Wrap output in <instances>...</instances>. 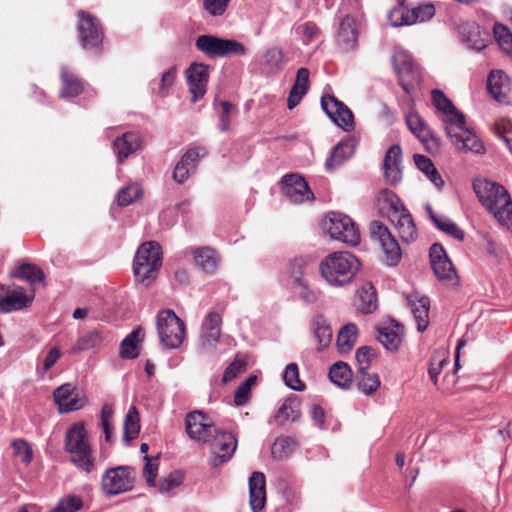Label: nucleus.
Masks as SVG:
<instances>
[{
	"label": "nucleus",
	"instance_id": "58",
	"mask_svg": "<svg viewBox=\"0 0 512 512\" xmlns=\"http://www.w3.org/2000/svg\"><path fill=\"white\" fill-rule=\"evenodd\" d=\"M83 506L81 497L70 495L59 500L58 504L49 512H76Z\"/></svg>",
	"mask_w": 512,
	"mask_h": 512
},
{
	"label": "nucleus",
	"instance_id": "48",
	"mask_svg": "<svg viewBox=\"0 0 512 512\" xmlns=\"http://www.w3.org/2000/svg\"><path fill=\"white\" fill-rule=\"evenodd\" d=\"M297 448V442L291 437H279L272 446V455L276 459L288 458Z\"/></svg>",
	"mask_w": 512,
	"mask_h": 512
},
{
	"label": "nucleus",
	"instance_id": "25",
	"mask_svg": "<svg viewBox=\"0 0 512 512\" xmlns=\"http://www.w3.org/2000/svg\"><path fill=\"white\" fill-rule=\"evenodd\" d=\"M402 149L399 145H392L386 152L383 169L388 184L395 185L402 179Z\"/></svg>",
	"mask_w": 512,
	"mask_h": 512
},
{
	"label": "nucleus",
	"instance_id": "39",
	"mask_svg": "<svg viewBox=\"0 0 512 512\" xmlns=\"http://www.w3.org/2000/svg\"><path fill=\"white\" fill-rule=\"evenodd\" d=\"M195 264L205 273L213 274L219 263L216 252L210 248L202 247L191 249Z\"/></svg>",
	"mask_w": 512,
	"mask_h": 512
},
{
	"label": "nucleus",
	"instance_id": "43",
	"mask_svg": "<svg viewBox=\"0 0 512 512\" xmlns=\"http://www.w3.org/2000/svg\"><path fill=\"white\" fill-rule=\"evenodd\" d=\"M61 80L62 89L60 92V96L62 98L70 99L76 97L83 91L82 82L73 74L69 73L66 67H62L61 69Z\"/></svg>",
	"mask_w": 512,
	"mask_h": 512
},
{
	"label": "nucleus",
	"instance_id": "16",
	"mask_svg": "<svg viewBox=\"0 0 512 512\" xmlns=\"http://www.w3.org/2000/svg\"><path fill=\"white\" fill-rule=\"evenodd\" d=\"M185 429L191 439L203 443L210 439L209 437L213 432H216V427L201 411H193L187 414Z\"/></svg>",
	"mask_w": 512,
	"mask_h": 512
},
{
	"label": "nucleus",
	"instance_id": "12",
	"mask_svg": "<svg viewBox=\"0 0 512 512\" xmlns=\"http://www.w3.org/2000/svg\"><path fill=\"white\" fill-rule=\"evenodd\" d=\"M434 14L435 8L432 4H424L411 9L401 5L393 8L388 18L393 27H399L427 21L431 19Z\"/></svg>",
	"mask_w": 512,
	"mask_h": 512
},
{
	"label": "nucleus",
	"instance_id": "14",
	"mask_svg": "<svg viewBox=\"0 0 512 512\" xmlns=\"http://www.w3.org/2000/svg\"><path fill=\"white\" fill-rule=\"evenodd\" d=\"M34 299V291L27 292L21 286L6 288L0 285V312L9 313L22 310L31 305Z\"/></svg>",
	"mask_w": 512,
	"mask_h": 512
},
{
	"label": "nucleus",
	"instance_id": "21",
	"mask_svg": "<svg viewBox=\"0 0 512 512\" xmlns=\"http://www.w3.org/2000/svg\"><path fill=\"white\" fill-rule=\"evenodd\" d=\"M207 154L204 147L189 148L176 164L173 171V179L177 183H184L195 172L199 160Z\"/></svg>",
	"mask_w": 512,
	"mask_h": 512
},
{
	"label": "nucleus",
	"instance_id": "22",
	"mask_svg": "<svg viewBox=\"0 0 512 512\" xmlns=\"http://www.w3.org/2000/svg\"><path fill=\"white\" fill-rule=\"evenodd\" d=\"M431 100L437 111L442 114L445 130L452 125L459 127L464 115L455 108L452 101L441 90H432Z\"/></svg>",
	"mask_w": 512,
	"mask_h": 512
},
{
	"label": "nucleus",
	"instance_id": "49",
	"mask_svg": "<svg viewBox=\"0 0 512 512\" xmlns=\"http://www.w3.org/2000/svg\"><path fill=\"white\" fill-rule=\"evenodd\" d=\"M357 381L358 389L366 395L374 394L380 387V378L376 373H369L367 370L359 371Z\"/></svg>",
	"mask_w": 512,
	"mask_h": 512
},
{
	"label": "nucleus",
	"instance_id": "51",
	"mask_svg": "<svg viewBox=\"0 0 512 512\" xmlns=\"http://www.w3.org/2000/svg\"><path fill=\"white\" fill-rule=\"evenodd\" d=\"M141 330L132 331L127 337H125L120 346V356L124 359H134L138 356V337Z\"/></svg>",
	"mask_w": 512,
	"mask_h": 512
},
{
	"label": "nucleus",
	"instance_id": "28",
	"mask_svg": "<svg viewBox=\"0 0 512 512\" xmlns=\"http://www.w3.org/2000/svg\"><path fill=\"white\" fill-rule=\"evenodd\" d=\"M358 145V140L354 136L347 137L339 142L332 150L330 157L326 160V169L328 171L334 170L337 166L341 165L345 160L350 158Z\"/></svg>",
	"mask_w": 512,
	"mask_h": 512
},
{
	"label": "nucleus",
	"instance_id": "6",
	"mask_svg": "<svg viewBox=\"0 0 512 512\" xmlns=\"http://www.w3.org/2000/svg\"><path fill=\"white\" fill-rule=\"evenodd\" d=\"M222 310L209 311L201 325L197 352L202 357L216 358L217 345L221 337Z\"/></svg>",
	"mask_w": 512,
	"mask_h": 512
},
{
	"label": "nucleus",
	"instance_id": "3",
	"mask_svg": "<svg viewBox=\"0 0 512 512\" xmlns=\"http://www.w3.org/2000/svg\"><path fill=\"white\" fill-rule=\"evenodd\" d=\"M359 260L349 252H334L320 263L322 277L333 286H344L351 282L359 269Z\"/></svg>",
	"mask_w": 512,
	"mask_h": 512
},
{
	"label": "nucleus",
	"instance_id": "63",
	"mask_svg": "<svg viewBox=\"0 0 512 512\" xmlns=\"http://www.w3.org/2000/svg\"><path fill=\"white\" fill-rule=\"evenodd\" d=\"M177 75V68L171 67L164 73H162L161 78L159 80V90L158 95L161 97H165L168 94V90L173 86Z\"/></svg>",
	"mask_w": 512,
	"mask_h": 512
},
{
	"label": "nucleus",
	"instance_id": "30",
	"mask_svg": "<svg viewBox=\"0 0 512 512\" xmlns=\"http://www.w3.org/2000/svg\"><path fill=\"white\" fill-rule=\"evenodd\" d=\"M265 476L262 472H253L249 478L250 507L259 512L266 503Z\"/></svg>",
	"mask_w": 512,
	"mask_h": 512
},
{
	"label": "nucleus",
	"instance_id": "41",
	"mask_svg": "<svg viewBox=\"0 0 512 512\" xmlns=\"http://www.w3.org/2000/svg\"><path fill=\"white\" fill-rule=\"evenodd\" d=\"M406 123L411 131L423 144L433 139L432 132L420 115L414 111L406 115Z\"/></svg>",
	"mask_w": 512,
	"mask_h": 512
},
{
	"label": "nucleus",
	"instance_id": "57",
	"mask_svg": "<svg viewBox=\"0 0 512 512\" xmlns=\"http://www.w3.org/2000/svg\"><path fill=\"white\" fill-rule=\"evenodd\" d=\"M447 363L445 352H435L431 359L428 368V374L434 385H437L438 375L441 373L443 366Z\"/></svg>",
	"mask_w": 512,
	"mask_h": 512
},
{
	"label": "nucleus",
	"instance_id": "54",
	"mask_svg": "<svg viewBox=\"0 0 512 512\" xmlns=\"http://www.w3.org/2000/svg\"><path fill=\"white\" fill-rule=\"evenodd\" d=\"M102 338L100 334L96 331L90 332L82 337H80L74 346L72 347L71 352L73 354H78L82 351H86L92 348H95L100 345Z\"/></svg>",
	"mask_w": 512,
	"mask_h": 512
},
{
	"label": "nucleus",
	"instance_id": "5",
	"mask_svg": "<svg viewBox=\"0 0 512 512\" xmlns=\"http://www.w3.org/2000/svg\"><path fill=\"white\" fill-rule=\"evenodd\" d=\"M323 231L331 239L343 242L350 246L360 243V232L354 221L340 212L328 213L321 223Z\"/></svg>",
	"mask_w": 512,
	"mask_h": 512
},
{
	"label": "nucleus",
	"instance_id": "33",
	"mask_svg": "<svg viewBox=\"0 0 512 512\" xmlns=\"http://www.w3.org/2000/svg\"><path fill=\"white\" fill-rule=\"evenodd\" d=\"M392 62L394 70L399 77L400 85L406 92H409L410 84L405 81V76L416 73L412 56L404 50H396L393 54Z\"/></svg>",
	"mask_w": 512,
	"mask_h": 512
},
{
	"label": "nucleus",
	"instance_id": "37",
	"mask_svg": "<svg viewBox=\"0 0 512 512\" xmlns=\"http://www.w3.org/2000/svg\"><path fill=\"white\" fill-rule=\"evenodd\" d=\"M396 228L399 237L405 243L413 242L417 238V229L410 212L406 209L395 219L389 220Z\"/></svg>",
	"mask_w": 512,
	"mask_h": 512
},
{
	"label": "nucleus",
	"instance_id": "26",
	"mask_svg": "<svg viewBox=\"0 0 512 512\" xmlns=\"http://www.w3.org/2000/svg\"><path fill=\"white\" fill-rule=\"evenodd\" d=\"M376 205L379 212L389 220L395 219L400 213L406 210L400 198L391 190H381L376 198Z\"/></svg>",
	"mask_w": 512,
	"mask_h": 512
},
{
	"label": "nucleus",
	"instance_id": "11",
	"mask_svg": "<svg viewBox=\"0 0 512 512\" xmlns=\"http://www.w3.org/2000/svg\"><path fill=\"white\" fill-rule=\"evenodd\" d=\"M370 234L371 238L382 248L386 263L390 266L397 265L401 259V249L389 229L380 221H372Z\"/></svg>",
	"mask_w": 512,
	"mask_h": 512
},
{
	"label": "nucleus",
	"instance_id": "47",
	"mask_svg": "<svg viewBox=\"0 0 512 512\" xmlns=\"http://www.w3.org/2000/svg\"><path fill=\"white\" fill-rule=\"evenodd\" d=\"M12 276L25 280L31 285H34L37 282H43L45 277L43 271L33 264H22L15 272H13Z\"/></svg>",
	"mask_w": 512,
	"mask_h": 512
},
{
	"label": "nucleus",
	"instance_id": "40",
	"mask_svg": "<svg viewBox=\"0 0 512 512\" xmlns=\"http://www.w3.org/2000/svg\"><path fill=\"white\" fill-rule=\"evenodd\" d=\"M329 379L333 384L341 389L347 390L353 382V373L349 365L345 362L334 363L328 373Z\"/></svg>",
	"mask_w": 512,
	"mask_h": 512
},
{
	"label": "nucleus",
	"instance_id": "27",
	"mask_svg": "<svg viewBox=\"0 0 512 512\" xmlns=\"http://www.w3.org/2000/svg\"><path fill=\"white\" fill-rule=\"evenodd\" d=\"M487 90L497 102L508 103L510 84L506 74L499 70L492 71L487 79Z\"/></svg>",
	"mask_w": 512,
	"mask_h": 512
},
{
	"label": "nucleus",
	"instance_id": "35",
	"mask_svg": "<svg viewBox=\"0 0 512 512\" xmlns=\"http://www.w3.org/2000/svg\"><path fill=\"white\" fill-rule=\"evenodd\" d=\"M337 43L346 51L351 50L356 46L357 31L355 28V21L352 17L345 16L340 20L337 30Z\"/></svg>",
	"mask_w": 512,
	"mask_h": 512
},
{
	"label": "nucleus",
	"instance_id": "46",
	"mask_svg": "<svg viewBox=\"0 0 512 512\" xmlns=\"http://www.w3.org/2000/svg\"><path fill=\"white\" fill-rule=\"evenodd\" d=\"M140 432V419L139 413L135 406H131L125 416L124 420V439L131 441L135 439Z\"/></svg>",
	"mask_w": 512,
	"mask_h": 512
},
{
	"label": "nucleus",
	"instance_id": "4",
	"mask_svg": "<svg viewBox=\"0 0 512 512\" xmlns=\"http://www.w3.org/2000/svg\"><path fill=\"white\" fill-rule=\"evenodd\" d=\"M162 265V251L157 242L143 243L134 257L133 272L138 282L147 284L154 280L157 271Z\"/></svg>",
	"mask_w": 512,
	"mask_h": 512
},
{
	"label": "nucleus",
	"instance_id": "44",
	"mask_svg": "<svg viewBox=\"0 0 512 512\" xmlns=\"http://www.w3.org/2000/svg\"><path fill=\"white\" fill-rule=\"evenodd\" d=\"M414 162L417 168L423 172L437 188L443 186L444 182L442 177L428 157L416 154L414 155Z\"/></svg>",
	"mask_w": 512,
	"mask_h": 512
},
{
	"label": "nucleus",
	"instance_id": "56",
	"mask_svg": "<svg viewBox=\"0 0 512 512\" xmlns=\"http://www.w3.org/2000/svg\"><path fill=\"white\" fill-rule=\"evenodd\" d=\"M495 134L504 142L512 153V124L509 120L499 119L494 124Z\"/></svg>",
	"mask_w": 512,
	"mask_h": 512
},
{
	"label": "nucleus",
	"instance_id": "61",
	"mask_svg": "<svg viewBox=\"0 0 512 512\" xmlns=\"http://www.w3.org/2000/svg\"><path fill=\"white\" fill-rule=\"evenodd\" d=\"M263 63L272 71L282 69L284 65L282 51L277 48L268 49L263 55Z\"/></svg>",
	"mask_w": 512,
	"mask_h": 512
},
{
	"label": "nucleus",
	"instance_id": "42",
	"mask_svg": "<svg viewBox=\"0 0 512 512\" xmlns=\"http://www.w3.org/2000/svg\"><path fill=\"white\" fill-rule=\"evenodd\" d=\"M358 335V328L354 323L344 325L337 335V347L341 354L348 353L354 347Z\"/></svg>",
	"mask_w": 512,
	"mask_h": 512
},
{
	"label": "nucleus",
	"instance_id": "10",
	"mask_svg": "<svg viewBox=\"0 0 512 512\" xmlns=\"http://www.w3.org/2000/svg\"><path fill=\"white\" fill-rule=\"evenodd\" d=\"M209 438L206 442L210 445L212 454L209 464L212 467H217L229 461L237 448L238 441L236 435L233 432L216 428V432H213Z\"/></svg>",
	"mask_w": 512,
	"mask_h": 512
},
{
	"label": "nucleus",
	"instance_id": "24",
	"mask_svg": "<svg viewBox=\"0 0 512 512\" xmlns=\"http://www.w3.org/2000/svg\"><path fill=\"white\" fill-rule=\"evenodd\" d=\"M458 126H448L446 130L447 135L450 138H454L457 144H461L460 149L482 153L484 151L483 144L473 132L466 128L464 117Z\"/></svg>",
	"mask_w": 512,
	"mask_h": 512
},
{
	"label": "nucleus",
	"instance_id": "34",
	"mask_svg": "<svg viewBox=\"0 0 512 512\" xmlns=\"http://www.w3.org/2000/svg\"><path fill=\"white\" fill-rule=\"evenodd\" d=\"M426 213L431 222L445 234L455 240L462 241L464 239V231L460 229L456 223L444 215L436 214L430 204L425 205Z\"/></svg>",
	"mask_w": 512,
	"mask_h": 512
},
{
	"label": "nucleus",
	"instance_id": "20",
	"mask_svg": "<svg viewBox=\"0 0 512 512\" xmlns=\"http://www.w3.org/2000/svg\"><path fill=\"white\" fill-rule=\"evenodd\" d=\"M142 138L136 132H125L116 137L111 148L117 158L118 164H123L130 156L142 149Z\"/></svg>",
	"mask_w": 512,
	"mask_h": 512
},
{
	"label": "nucleus",
	"instance_id": "23",
	"mask_svg": "<svg viewBox=\"0 0 512 512\" xmlns=\"http://www.w3.org/2000/svg\"><path fill=\"white\" fill-rule=\"evenodd\" d=\"M54 399L60 412H71L81 409L86 399L72 384H64L54 391Z\"/></svg>",
	"mask_w": 512,
	"mask_h": 512
},
{
	"label": "nucleus",
	"instance_id": "52",
	"mask_svg": "<svg viewBox=\"0 0 512 512\" xmlns=\"http://www.w3.org/2000/svg\"><path fill=\"white\" fill-rule=\"evenodd\" d=\"M142 195V189L137 183H130L123 187L117 194V202L120 206H128Z\"/></svg>",
	"mask_w": 512,
	"mask_h": 512
},
{
	"label": "nucleus",
	"instance_id": "8",
	"mask_svg": "<svg viewBox=\"0 0 512 512\" xmlns=\"http://www.w3.org/2000/svg\"><path fill=\"white\" fill-rule=\"evenodd\" d=\"M196 48L209 58L227 57L246 54L245 46L234 39H223L211 34L201 35L196 39Z\"/></svg>",
	"mask_w": 512,
	"mask_h": 512
},
{
	"label": "nucleus",
	"instance_id": "36",
	"mask_svg": "<svg viewBox=\"0 0 512 512\" xmlns=\"http://www.w3.org/2000/svg\"><path fill=\"white\" fill-rule=\"evenodd\" d=\"M356 307L362 314H370L377 309V294L371 283L366 282L358 288Z\"/></svg>",
	"mask_w": 512,
	"mask_h": 512
},
{
	"label": "nucleus",
	"instance_id": "59",
	"mask_svg": "<svg viewBox=\"0 0 512 512\" xmlns=\"http://www.w3.org/2000/svg\"><path fill=\"white\" fill-rule=\"evenodd\" d=\"M12 447L15 456L19 457L21 461L28 465L33 460V450L31 445L24 439H17L12 442Z\"/></svg>",
	"mask_w": 512,
	"mask_h": 512
},
{
	"label": "nucleus",
	"instance_id": "7",
	"mask_svg": "<svg viewBox=\"0 0 512 512\" xmlns=\"http://www.w3.org/2000/svg\"><path fill=\"white\" fill-rule=\"evenodd\" d=\"M157 332L161 343L169 348H178L185 338V323L171 309L158 312Z\"/></svg>",
	"mask_w": 512,
	"mask_h": 512
},
{
	"label": "nucleus",
	"instance_id": "64",
	"mask_svg": "<svg viewBox=\"0 0 512 512\" xmlns=\"http://www.w3.org/2000/svg\"><path fill=\"white\" fill-rule=\"evenodd\" d=\"M61 355V350L58 347L51 348L47 352L43 360L42 366L37 368L38 375L44 377V375L57 363Z\"/></svg>",
	"mask_w": 512,
	"mask_h": 512
},
{
	"label": "nucleus",
	"instance_id": "17",
	"mask_svg": "<svg viewBox=\"0 0 512 512\" xmlns=\"http://www.w3.org/2000/svg\"><path fill=\"white\" fill-rule=\"evenodd\" d=\"M189 92L192 95V102L201 99L207 91L209 80V65L203 63H192L185 71Z\"/></svg>",
	"mask_w": 512,
	"mask_h": 512
},
{
	"label": "nucleus",
	"instance_id": "38",
	"mask_svg": "<svg viewBox=\"0 0 512 512\" xmlns=\"http://www.w3.org/2000/svg\"><path fill=\"white\" fill-rule=\"evenodd\" d=\"M378 341L388 350L397 351L402 342L403 327L400 325H383L378 328Z\"/></svg>",
	"mask_w": 512,
	"mask_h": 512
},
{
	"label": "nucleus",
	"instance_id": "55",
	"mask_svg": "<svg viewBox=\"0 0 512 512\" xmlns=\"http://www.w3.org/2000/svg\"><path fill=\"white\" fill-rule=\"evenodd\" d=\"M283 380L287 387L295 391H302L305 386L299 379V369L297 364L290 363L286 366L283 373Z\"/></svg>",
	"mask_w": 512,
	"mask_h": 512
},
{
	"label": "nucleus",
	"instance_id": "31",
	"mask_svg": "<svg viewBox=\"0 0 512 512\" xmlns=\"http://www.w3.org/2000/svg\"><path fill=\"white\" fill-rule=\"evenodd\" d=\"M458 31L470 48L480 51L486 47L489 35L482 32L476 23H463L458 27Z\"/></svg>",
	"mask_w": 512,
	"mask_h": 512
},
{
	"label": "nucleus",
	"instance_id": "32",
	"mask_svg": "<svg viewBox=\"0 0 512 512\" xmlns=\"http://www.w3.org/2000/svg\"><path fill=\"white\" fill-rule=\"evenodd\" d=\"M309 76L310 72L307 68L302 67L298 69L287 99V106L290 110L295 108L308 92L310 86Z\"/></svg>",
	"mask_w": 512,
	"mask_h": 512
},
{
	"label": "nucleus",
	"instance_id": "1",
	"mask_svg": "<svg viewBox=\"0 0 512 512\" xmlns=\"http://www.w3.org/2000/svg\"><path fill=\"white\" fill-rule=\"evenodd\" d=\"M473 189L480 203L497 219V221L512 229V200L501 184L485 179H475Z\"/></svg>",
	"mask_w": 512,
	"mask_h": 512
},
{
	"label": "nucleus",
	"instance_id": "2",
	"mask_svg": "<svg viewBox=\"0 0 512 512\" xmlns=\"http://www.w3.org/2000/svg\"><path fill=\"white\" fill-rule=\"evenodd\" d=\"M64 449L69 454L70 462L87 474L95 470L96 459L84 422L71 424L65 433Z\"/></svg>",
	"mask_w": 512,
	"mask_h": 512
},
{
	"label": "nucleus",
	"instance_id": "45",
	"mask_svg": "<svg viewBox=\"0 0 512 512\" xmlns=\"http://www.w3.org/2000/svg\"><path fill=\"white\" fill-rule=\"evenodd\" d=\"M290 288L294 295L302 300L305 304L311 305L318 301L319 294L314 290L307 279L297 280V283L291 284Z\"/></svg>",
	"mask_w": 512,
	"mask_h": 512
},
{
	"label": "nucleus",
	"instance_id": "60",
	"mask_svg": "<svg viewBox=\"0 0 512 512\" xmlns=\"http://www.w3.org/2000/svg\"><path fill=\"white\" fill-rule=\"evenodd\" d=\"M307 265L303 259H294L289 263V285L297 283V280H305Z\"/></svg>",
	"mask_w": 512,
	"mask_h": 512
},
{
	"label": "nucleus",
	"instance_id": "53",
	"mask_svg": "<svg viewBox=\"0 0 512 512\" xmlns=\"http://www.w3.org/2000/svg\"><path fill=\"white\" fill-rule=\"evenodd\" d=\"M494 36L503 52L512 56V33L502 24L494 25Z\"/></svg>",
	"mask_w": 512,
	"mask_h": 512
},
{
	"label": "nucleus",
	"instance_id": "19",
	"mask_svg": "<svg viewBox=\"0 0 512 512\" xmlns=\"http://www.w3.org/2000/svg\"><path fill=\"white\" fill-rule=\"evenodd\" d=\"M430 263L436 277L441 281L456 280L455 268L448 258L446 251L440 244H433L430 248Z\"/></svg>",
	"mask_w": 512,
	"mask_h": 512
},
{
	"label": "nucleus",
	"instance_id": "13",
	"mask_svg": "<svg viewBox=\"0 0 512 512\" xmlns=\"http://www.w3.org/2000/svg\"><path fill=\"white\" fill-rule=\"evenodd\" d=\"M321 106L328 117L345 131L354 129V116L352 111L333 95H324Z\"/></svg>",
	"mask_w": 512,
	"mask_h": 512
},
{
	"label": "nucleus",
	"instance_id": "18",
	"mask_svg": "<svg viewBox=\"0 0 512 512\" xmlns=\"http://www.w3.org/2000/svg\"><path fill=\"white\" fill-rule=\"evenodd\" d=\"M282 189L293 203H303L314 199V194L306 180L298 174H288L282 178Z\"/></svg>",
	"mask_w": 512,
	"mask_h": 512
},
{
	"label": "nucleus",
	"instance_id": "29",
	"mask_svg": "<svg viewBox=\"0 0 512 512\" xmlns=\"http://www.w3.org/2000/svg\"><path fill=\"white\" fill-rule=\"evenodd\" d=\"M406 299L409 306L411 307V311L417 323L418 331L423 332L427 329L429 324V298L413 293L408 295Z\"/></svg>",
	"mask_w": 512,
	"mask_h": 512
},
{
	"label": "nucleus",
	"instance_id": "50",
	"mask_svg": "<svg viewBox=\"0 0 512 512\" xmlns=\"http://www.w3.org/2000/svg\"><path fill=\"white\" fill-rule=\"evenodd\" d=\"M313 333L321 348L328 346L332 340V329L326 320L318 317L313 323Z\"/></svg>",
	"mask_w": 512,
	"mask_h": 512
},
{
	"label": "nucleus",
	"instance_id": "62",
	"mask_svg": "<svg viewBox=\"0 0 512 512\" xmlns=\"http://www.w3.org/2000/svg\"><path fill=\"white\" fill-rule=\"evenodd\" d=\"M231 0H203V9L213 17L222 16Z\"/></svg>",
	"mask_w": 512,
	"mask_h": 512
},
{
	"label": "nucleus",
	"instance_id": "9",
	"mask_svg": "<svg viewBox=\"0 0 512 512\" xmlns=\"http://www.w3.org/2000/svg\"><path fill=\"white\" fill-rule=\"evenodd\" d=\"M135 483V471L130 466H116L107 469L101 477V489L107 496L129 492Z\"/></svg>",
	"mask_w": 512,
	"mask_h": 512
},
{
	"label": "nucleus",
	"instance_id": "15",
	"mask_svg": "<svg viewBox=\"0 0 512 512\" xmlns=\"http://www.w3.org/2000/svg\"><path fill=\"white\" fill-rule=\"evenodd\" d=\"M78 32L84 49H95L102 43L103 33L97 19L84 11L79 12Z\"/></svg>",
	"mask_w": 512,
	"mask_h": 512
}]
</instances>
